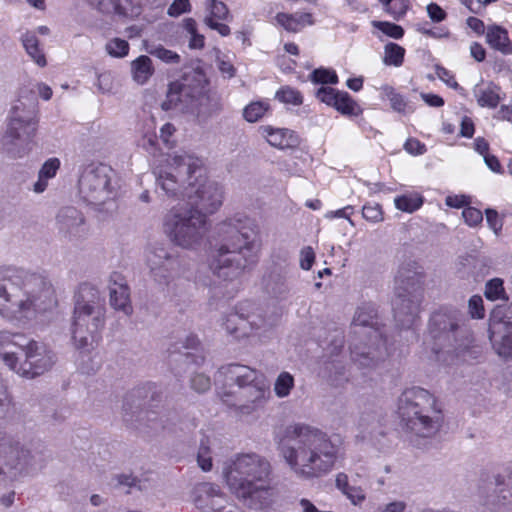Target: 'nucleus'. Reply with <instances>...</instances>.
I'll return each mask as SVG.
<instances>
[{"instance_id":"35","label":"nucleus","mask_w":512,"mask_h":512,"mask_svg":"<svg viewBox=\"0 0 512 512\" xmlns=\"http://www.w3.org/2000/svg\"><path fill=\"white\" fill-rule=\"evenodd\" d=\"M22 43L30 58L39 67H45L47 65L45 54L39 47V41L37 37L30 32L25 33L22 36Z\"/></svg>"},{"instance_id":"10","label":"nucleus","mask_w":512,"mask_h":512,"mask_svg":"<svg viewBox=\"0 0 512 512\" xmlns=\"http://www.w3.org/2000/svg\"><path fill=\"white\" fill-rule=\"evenodd\" d=\"M37 128L35 108L17 100L11 108L2 147L12 159L22 158L28 153L27 144Z\"/></svg>"},{"instance_id":"29","label":"nucleus","mask_w":512,"mask_h":512,"mask_svg":"<svg viewBox=\"0 0 512 512\" xmlns=\"http://www.w3.org/2000/svg\"><path fill=\"white\" fill-rule=\"evenodd\" d=\"M380 96L383 100L389 101L391 109L399 114L407 115L414 111L406 98L392 86H382L380 88Z\"/></svg>"},{"instance_id":"49","label":"nucleus","mask_w":512,"mask_h":512,"mask_svg":"<svg viewBox=\"0 0 512 512\" xmlns=\"http://www.w3.org/2000/svg\"><path fill=\"white\" fill-rule=\"evenodd\" d=\"M480 354V348L474 345L472 341H468L465 345H461L456 349V357L461 361H469L476 359Z\"/></svg>"},{"instance_id":"24","label":"nucleus","mask_w":512,"mask_h":512,"mask_svg":"<svg viewBox=\"0 0 512 512\" xmlns=\"http://www.w3.org/2000/svg\"><path fill=\"white\" fill-rule=\"evenodd\" d=\"M486 42L494 50L503 55H512V40L508 31L498 25H490L486 29Z\"/></svg>"},{"instance_id":"63","label":"nucleus","mask_w":512,"mask_h":512,"mask_svg":"<svg viewBox=\"0 0 512 512\" xmlns=\"http://www.w3.org/2000/svg\"><path fill=\"white\" fill-rule=\"evenodd\" d=\"M174 132L175 127L170 123L164 124L160 129V139L167 147H171L173 144L171 137L173 136Z\"/></svg>"},{"instance_id":"14","label":"nucleus","mask_w":512,"mask_h":512,"mask_svg":"<svg viewBox=\"0 0 512 512\" xmlns=\"http://www.w3.org/2000/svg\"><path fill=\"white\" fill-rule=\"evenodd\" d=\"M150 276L160 287H166L174 279L177 261L163 247H151L145 253Z\"/></svg>"},{"instance_id":"15","label":"nucleus","mask_w":512,"mask_h":512,"mask_svg":"<svg viewBox=\"0 0 512 512\" xmlns=\"http://www.w3.org/2000/svg\"><path fill=\"white\" fill-rule=\"evenodd\" d=\"M422 302V293L414 288L406 293L398 292L393 300L394 317L404 328L411 327L417 318Z\"/></svg>"},{"instance_id":"47","label":"nucleus","mask_w":512,"mask_h":512,"mask_svg":"<svg viewBox=\"0 0 512 512\" xmlns=\"http://www.w3.org/2000/svg\"><path fill=\"white\" fill-rule=\"evenodd\" d=\"M384 6L386 12L398 20L406 14L409 2L408 0H388Z\"/></svg>"},{"instance_id":"33","label":"nucleus","mask_w":512,"mask_h":512,"mask_svg":"<svg viewBox=\"0 0 512 512\" xmlns=\"http://www.w3.org/2000/svg\"><path fill=\"white\" fill-rule=\"evenodd\" d=\"M100 12L106 14H118L123 16L133 15L134 11L130 0H88Z\"/></svg>"},{"instance_id":"61","label":"nucleus","mask_w":512,"mask_h":512,"mask_svg":"<svg viewBox=\"0 0 512 512\" xmlns=\"http://www.w3.org/2000/svg\"><path fill=\"white\" fill-rule=\"evenodd\" d=\"M353 213V207L352 206H346L338 210L334 211H328L325 214L326 219H334V218H344L347 219L348 222L354 226L353 221L350 218V215Z\"/></svg>"},{"instance_id":"62","label":"nucleus","mask_w":512,"mask_h":512,"mask_svg":"<svg viewBox=\"0 0 512 512\" xmlns=\"http://www.w3.org/2000/svg\"><path fill=\"white\" fill-rule=\"evenodd\" d=\"M427 13L433 22H441L446 18V12L436 3H430L427 6Z\"/></svg>"},{"instance_id":"31","label":"nucleus","mask_w":512,"mask_h":512,"mask_svg":"<svg viewBox=\"0 0 512 512\" xmlns=\"http://www.w3.org/2000/svg\"><path fill=\"white\" fill-rule=\"evenodd\" d=\"M61 162L58 158L52 157L47 159L38 172V180L34 183L33 191L42 193L48 187L49 180L53 179L60 169Z\"/></svg>"},{"instance_id":"30","label":"nucleus","mask_w":512,"mask_h":512,"mask_svg":"<svg viewBox=\"0 0 512 512\" xmlns=\"http://www.w3.org/2000/svg\"><path fill=\"white\" fill-rule=\"evenodd\" d=\"M132 79L139 85L146 84L154 73L152 60L146 55H140L130 65Z\"/></svg>"},{"instance_id":"11","label":"nucleus","mask_w":512,"mask_h":512,"mask_svg":"<svg viewBox=\"0 0 512 512\" xmlns=\"http://www.w3.org/2000/svg\"><path fill=\"white\" fill-rule=\"evenodd\" d=\"M79 191L83 200L98 210L103 205L114 206L117 195L115 172L104 164L86 168L79 180Z\"/></svg>"},{"instance_id":"8","label":"nucleus","mask_w":512,"mask_h":512,"mask_svg":"<svg viewBox=\"0 0 512 512\" xmlns=\"http://www.w3.org/2000/svg\"><path fill=\"white\" fill-rule=\"evenodd\" d=\"M106 309L98 289L84 284L80 287L71 326V343L78 353L77 361L84 362L100 340L105 325Z\"/></svg>"},{"instance_id":"28","label":"nucleus","mask_w":512,"mask_h":512,"mask_svg":"<svg viewBox=\"0 0 512 512\" xmlns=\"http://www.w3.org/2000/svg\"><path fill=\"white\" fill-rule=\"evenodd\" d=\"M260 135L273 147L284 149L292 144V132L288 129L266 125L259 127Z\"/></svg>"},{"instance_id":"59","label":"nucleus","mask_w":512,"mask_h":512,"mask_svg":"<svg viewBox=\"0 0 512 512\" xmlns=\"http://www.w3.org/2000/svg\"><path fill=\"white\" fill-rule=\"evenodd\" d=\"M486 222L488 226L493 230L494 233H498L502 228V220L499 217L497 211L492 209L486 210Z\"/></svg>"},{"instance_id":"34","label":"nucleus","mask_w":512,"mask_h":512,"mask_svg":"<svg viewBox=\"0 0 512 512\" xmlns=\"http://www.w3.org/2000/svg\"><path fill=\"white\" fill-rule=\"evenodd\" d=\"M496 353L504 358H512V322L504 323L499 338L491 337Z\"/></svg>"},{"instance_id":"6","label":"nucleus","mask_w":512,"mask_h":512,"mask_svg":"<svg viewBox=\"0 0 512 512\" xmlns=\"http://www.w3.org/2000/svg\"><path fill=\"white\" fill-rule=\"evenodd\" d=\"M0 360L25 379H34L52 369L56 356L47 346L21 333L0 331Z\"/></svg>"},{"instance_id":"5","label":"nucleus","mask_w":512,"mask_h":512,"mask_svg":"<svg viewBox=\"0 0 512 512\" xmlns=\"http://www.w3.org/2000/svg\"><path fill=\"white\" fill-rule=\"evenodd\" d=\"M271 464L256 453H238L223 462L221 476L229 491L255 507L270 496Z\"/></svg>"},{"instance_id":"13","label":"nucleus","mask_w":512,"mask_h":512,"mask_svg":"<svg viewBox=\"0 0 512 512\" xmlns=\"http://www.w3.org/2000/svg\"><path fill=\"white\" fill-rule=\"evenodd\" d=\"M482 503L491 512H506L505 504L512 498V468L508 467L498 472L479 488Z\"/></svg>"},{"instance_id":"32","label":"nucleus","mask_w":512,"mask_h":512,"mask_svg":"<svg viewBox=\"0 0 512 512\" xmlns=\"http://www.w3.org/2000/svg\"><path fill=\"white\" fill-rule=\"evenodd\" d=\"M100 12L106 14H118L123 16L133 15L134 11L130 0H88Z\"/></svg>"},{"instance_id":"36","label":"nucleus","mask_w":512,"mask_h":512,"mask_svg":"<svg viewBox=\"0 0 512 512\" xmlns=\"http://www.w3.org/2000/svg\"><path fill=\"white\" fill-rule=\"evenodd\" d=\"M405 49L394 42L384 46L382 61L386 66L400 67L404 62Z\"/></svg>"},{"instance_id":"46","label":"nucleus","mask_w":512,"mask_h":512,"mask_svg":"<svg viewBox=\"0 0 512 512\" xmlns=\"http://www.w3.org/2000/svg\"><path fill=\"white\" fill-rule=\"evenodd\" d=\"M311 81L321 84H337L338 76L334 70L319 68L315 69L311 74Z\"/></svg>"},{"instance_id":"37","label":"nucleus","mask_w":512,"mask_h":512,"mask_svg":"<svg viewBox=\"0 0 512 512\" xmlns=\"http://www.w3.org/2000/svg\"><path fill=\"white\" fill-rule=\"evenodd\" d=\"M394 204L398 210L406 213H412L422 206L423 197L416 192H410L397 196L394 199Z\"/></svg>"},{"instance_id":"45","label":"nucleus","mask_w":512,"mask_h":512,"mask_svg":"<svg viewBox=\"0 0 512 512\" xmlns=\"http://www.w3.org/2000/svg\"><path fill=\"white\" fill-rule=\"evenodd\" d=\"M206 9V17H211L215 21L226 19L229 13L227 6L218 0H206Z\"/></svg>"},{"instance_id":"58","label":"nucleus","mask_w":512,"mask_h":512,"mask_svg":"<svg viewBox=\"0 0 512 512\" xmlns=\"http://www.w3.org/2000/svg\"><path fill=\"white\" fill-rule=\"evenodd\" d=\"M315 260V253L311 247H304L300 252V267L309 270Z\"/></svg>"},{"instance_id":"17","label":"nucleus","mask_w":512,"mask_h":512,"mask_svg":"<svg viewBox=\"0 0 512 512\" xmlns=\"http://www.w3.org/2000/svg\"><path fill=\"white\" fill-rule=\"evenodd\" d=\"M192 501L201 512H220L227 497L217 484L202 482L194 486Z\"/></svg>"},{"instance_id":"48","label":"nucleus","mask_w":512,"mask_h":512,"mask_svg":"<svg viewBox=\"0 0 512 512\" xmlns=\"http://www.w3.org/2000/svg\"><path fill=\"white\" fill-rule=\"evenodd\" d=\"M504 287H503V281L499 278H495V279H492L490 280L487 284H486V289H485V296L489 299V300H499V299H504Z\"/></svg>"},{"instance_id":"56","label":"nucleus","mask_w":512,"mask_h":512,"mask_svg":"<svg viewBox=\"0 0 512 512\" xmlns=\"http://www.w3.org/2000/svg\"><path fill=\"white\" fill-rule=\"evenodd\" d=\"M435 72H436L437 77L441 81H443L447 86H449L450 88H453V89L459 88V84L455 80V77L451 71H449L448 69H446L444 67L436 66Z\"/></svg>"},{"instance_id":"2","label":"nucleus","mask_w":512,"mask_h":512,"mask_svg":"<svg viewBox=\"0 0 512 512\" xmlns=\"http://www.w3.org/2000/svg\"><path fill=\"white\" fill-rule=\"evenodd\" d=\"M255 221L245 213H235L216 226L217 248L210 263L221 281L212 291L215 296L233 297L240 288L239 277L255 263L259 250Z\"/></svg>"},{"instance_id":"7","label":"nucleus","mask_w":512,"mask_h":512,"mask_svg":"<svg viewBox=\"0 0 512 512\" xmlns=\"http://www.w3.org/2000/svg\"><path fill=\"white\" fill-rule=\"evenodd\" d=\"M397 415L410 441L434 436L443 423L441 404L421 387L405 389L397 401Z\"/></svg>"},{"instance_id":"54","label":"nucleus","mask_w":512,"mask_h":512,"mask_svg":"<svg viewBox=\"0 0 512 512\" xmlns=\"http://www.w3.org/2000/svg\"><path fill=\"white\" fill-rule=\"evenodd\" d=\"M114 77L111 72L100 73L97 77V87L102 93H109L113 90Z\"/></svg>"},{"instance_id":"41","label":"nucleus","mask_w":512,"mask_h":512,"mask_svg":"<svg viewBox=\"0 0 512 512\" xmlns=\"http://www.w3.org/2000/svg\"><path fill=\"white\" fill-rule=\"evenodd\" d=\"M371 25L384 35L396 40L401 39L404 35V29L400 25L388 21L374 20Z\"/></svg>"},{"instance_id":"39","label":"nucleus","mask_w":512,"mask_h":512,"mask_svg":"<svg viewBox=\"0 0 512 512\" xmlns=\"http://www.w3.org/2000/svg\"><path fill=\"white\" fill-rule=\"evenodd\" d=\"M269 109L268 101H254L243 110V116L248 122H256L262 118Z\"/></svg>"},{"instance_id":"64","label":"nucleus","mask_w":512,"mask_h":512,"mask_svg":"<svg viewBox=\"0 0 512 512\" xmlns=\"http://www.w3.org/2000/svg\"><path fill=\"white\" fill-rule=\"evenodd\" d=\"M205 24L213 30H216L221 36H227L230 34V28L223 23L215 21L211 17H205Z\"/></svg>"},{"instance_id":"44","label":"nucleus","mask_w":512,"mask_h":512,"mask_svg":"<svg viewBox=\"0 0 512 512\" xmlns=\"http://www.w3.org/2000/svg\"><path fill=\"white\" fill-rule=\"evenodd\" d=\"M147 51L152 56H155L167 64H177L180 62L179 54L172 50L166 49L161 45L148 47Z\"/></svg>"},{"instance_id":"16","label":"nucleus","mask_w":512,"mask_h":512,"mask_svg":"<svg viewBox=\"0 0 512 512\" xmlns=\"http://www.w3.org/2000/svg\"><path fill=\"white\" fill-rule=\"evenodd\" d=\"M316 97L322 103L333 107L343 116L357 117L363 113L360 104L345 91L331 87H321L317 90Z\"/></svg>"},{"instance_id":"60","label":"nucleus","mask_w":512,"mask_h":512,"mask_svg":"<svg viewBox=\"0 0 512 512\" xmlns=\"http://www.w3.org/2000/svg\"><path fill=\"white\" fill-rule=\"evenodd\" d=\"M405 150L411 155H422L426 152V147L419 140L410 138L404 144Z\"/></svg>"},{"instance_id":"25","label":"nucleus","mask_w":512,"mask_h":512,"mask_svg":"<svg viewBox=\"0 0 512 512\" xmlns=\"http://www.w3.org/2000/svg\"><path fill=\"white\" fill-rule=\"evenodd\" d=\"M225 374L227 379L235 383L241 391L248 385H252L255 381L263 377L256 370L239 364L228 366Z\"/></svg>"},{"instance_id":"27","label":"nucleus","mask_w":512,"mask_h":512,"mask_svg":"<svg viewBox=\"0 0 512 512\" xmlns=\"http://www.w3.org/2000/svg\"><path fill=\"white\" fill-rule=\"evenodd\" d=\"M473 92L478 105L481 107L493 109L501 101L500 87L493 83L476 85Z\"/></svg>"},{"instance_id":"3","label":"nucleus","mask_w":512,"mask_h":512,"mask_svg":"<svg viewBox=\"0 0 512 512\" xmlns=\"http://www.w3.org/2000/svg\"><path fill=\"white\" fill-rule=\"evenodd\" d=\"M278 450L291 472L302 480L328 475L342 457L340 446L325 431L305 423L288 426Z\"/></svg>"},{"instance_id":"22","label":"nucleus","mask_w":512,"mask_h":512,"mask_svg":"<svg viewBox=\"0 0 512 512\" xmlns=\"http://www.w3.org/2000/svg\"><path fill=\"white\" fill-rule=\"evenodd\" d=\"M335 486L354 506H362L367 499L365 488L352 484L348 475L344 472L336 474Z\"/></svg>"},{"instance_id":"19","label":"nucleus","mask_w":512,"mask_h":512,"mask_svg":"<svg viewBox=\"0 0 512 512\" xmlns=\"http://www.w3.org/2000/svg\"><path fill=\"white\" fill-rule=\"evenodd\" d=\"M270 388L264 377L248 385L241 391L242 402L238 405L243 414H250L262 407L270 399Z\"/></svg>"},{"instance_id":"55","label":"nucleus","mask_w":512,"mask_h":512,"mask_svg":"<svg viewBox=\"0 0 512 512\" xmlns=\"http://www.w3.org/2000/svg\"><path fill=\"white\" fill-rule=\"evenodd\" d=\"M211 386L210 378L202 373L195 374L191 379V387L199 393L207 391Z\"/></svg>"},{"instance_id":"18","label":"nucleus","mask_w":512,"mask_h":512,"mask_svg":"<svg viewBox=\"0 0 512 512\" xmlns=\"http://www.w3.org/2000/svg\"><path fill=\"white\" fill-rule=\"evenodd\" d=\"M195 84L191 87L187 83H172L169 86L166 100L162 103L164 110L174 109L181 106L184 97L192 100L198 99L205 91L206 79L203 73L194 72Z\"/></svg>"},{"instance_id":"53","label":"nucleus","mask_w":512,"mask_h":512,"mask_svg":"<svg viewBox=\"0 0 512 512\" xmlns=\"http://www.w3.org/2000/svg\"><path fill=\"white\" fill-rule=\"evenodd\" d=\"M191 5L189 0H174L168 8V15L178 17L184 13L190 12Z\"/></svg>"},{"instance_id":"51","label":"nucleus","mask_w":512,"mask_h":512,"mask_svg":"<svg viewBox=\"0 0 512 512\" xmlns=\"http://www.w3.org/2000/svg\"><path fill=\"white\" fill-rule=\"evenodd\" d=\"M462 216L467 225L473 227L480 224L483 220L482 212L474 207H466L462 211Z\"/></svg>"},{"instance_id":"57","label":"nucleus","mask_w":512,"mask_h":512,"mask_svg":"<svg viewBox=\"0 0 512 512\" xmlns=\"http://www.w3.org/2000/svg\"><path fill=\"white\" fill-rule=\"evenodd\" d=\"M407 503L403 500H392L378 506L376 512H405Z\"/></svg>"},{"instance_id":"50","label":"nucleus","mask_w":512,"mask_h":512,"mask_svg":"<svg viewBox=\"0 0 512 512\" xmlns=\"http://www.w3.org/2000/svg\"><path fill=\"white\" fill-rule=\"evenodd\" d=\"M363 217L371 222L377 223L383 220L382 208L377 203H367L362 208Z\"/></svg>"},{"instance_id":"52","label":"nucleus","mask_w":512,"mask_h":512,"mask_svg":"<svg viewBox=\"0 0 512 512\" xmlns=\"http://www.w3.org/2000/svg\"><path fill=\"white\" fill-rule=\"evenodd\" d=\"M469 312L473 318L481 319L484 317L483 299L481 296L474 295L468 302Z\"/></svg>"},{"instance_id":"43","label":"nucleus","mask_w":512,"mask_h":512,"mask_svg":"<svg viewBox=\"0 0 512 512\" xmlns=\"http://www.w3.org/2000/svg\"><path fill=\"white\" fill-rule=\"evenodd\" d=\"M276 98L285 104H291L294 106L301 105L303 102V97L301 93L289 86L282 87L276 92Z\"/></svg>"},{"instance_id":"20","label":"nucleus","mask_w":512,"mask_h":512,"mask_svg":"<svg viewBox=\"0 0 512 512\" xmlns=\"http://www.w3.org/2000/svg\"><path fill=\"white\" fill-rule=\"evenodd\" d=\"M109 303L117 312L129 317L133 313L130 289L121 274L114 273L109 280Z\"/></svg>"},{"instance_id":"9","label":"nucleus","mask_w":512,"mask_h":512,"mask_svg":"<svg viewBox=\"0 0 512 512\" xmlns=\"http://www.w3.org/2000/svg\"><path fill=\"white\" fill-rule=\"evenodd\" d=\"M352 328L355 339L351 347V358L360 368H371L386 354V342L378 323L374 304L364 303L357 307Z\"/></svg>"},{"instance_id":"40","label":"nucleus","mask_w":512,"mask_h":512,"mask_svg":"<svg viewBox=\"0 0 512 512\" xmlns=\"http://www.w3.org/2000/svg\"><path fill=\"white\" fill-rule=\"evenodd\" d=\"M197 463L201 470L204 472H209L213 468L210 441L208 438L201 440L197 454Z\"/></svg>"},{"instance_id":"12","label":"nucleus","mask_w":512,"mask_h":512,"mask_svg":"<svg viewBox=\"0 0 512 512\" xmlns=\"http://www.w3.org/2000/svg\"><path fill=\"white\" fill-rule=\"evenodd\" d=\"M34 466V457L29 449L0 442V483L8 484L26 475Z\"/></svg>"},{"instance_id":"42","label":"nucleus","mask_w":512,"mask_h":512,"mask_svg":"<svg viewBox=\"0 0 512 512\" xmlns=\"http://www.w3.org/2000/svg\"><path fill=\"white\" fill-rule=\"evenodd\" d=\"M105 49L111 57L123 58L129 53V43L121 38H113L107 42Z\"/></svg>"},{"instance_id":"21","label":"nucleus","mask_w":512,"mask_h":512,"mask_svg":"<svg viewBox=\"0 0 512 512\" xmlns=\"http://www.w3.org/2000/svg\"><path fill=\"white\" fill-rule=\"evenodd\" d=\"M223 328L236 340H242L255 335L261 327V324L256 323L251 316L244 317L238 311L232 312L225 316Z\"/></svg>"},{"instance_id":"23","label":"nucleus","mask_w":512,"mask_h":512,"mask_svg":"<svg viewBox=\"0 0 512 512\" xmlns=\"http://www.w3.org/2000/svg\"><path fill=\"white\" fill-rule=\"evenodd\" d=\"M60 229L72 236H80L86 231L83 215L73 207H66L58 214Z\"/></svg>"},{"instance_id":"1","label":"nucleus","mask_w":512,"mask_h":512,"mask_svg":"<svg viewBox=\"0 0 512 512\" xmlns=\"http://www.w3.org/2000/svg\"><path fill=\"white\" fill-rule=\"evenodd\" d=\"M156 175L165 195L179 201L164 216L163 232L179 247H198L207 232L206 213L222 205V188L208 179L203 160L185 151L168 154Z\"/></svg>"},{"instance_id":"38","label":"nucleus","mask_w":512,"mask_h":512,"mask_svg":"<svg viewBox=\"0 0 512 512\" xmlns=\"http://www.w3.org/2000/svg\"><path fill=\"white\" fill-rule=\"evenodd\" d=\"M294 386L295 381L293 375L287 371H283L275 379L273 391L278 398L283 399L291 394Z\"/></svg>"},{"instance_id":"26","label":"nucleus","mask_w":512,"mask_h":512,"mask_svg":"<svg viewBox=\"0 0 512 512\" xmlns=\"http://www.w3.org/2000/svg\"><path fill=\"white\" fill-rule=\"evenodd\" d=\"M276 23L288 32H299L306 26L313 24L312 15L309 13H278L275 17Z\"/></svg>"},{"instance_id":"4","label":"nucleus","mask_w":512,"mask_h":512,"mask_svg":"<svg viewBox=\"0 0 512 512\" xmlns=\"http://www.w3.org/2000/svg\"><path fill=\"white\" fill-rule=\"evenodd\" d=\"M54 291L46 279L14 267L0 268V317L26 326L53 307Z\"/></svg>"}]
</instances>
